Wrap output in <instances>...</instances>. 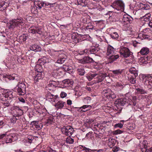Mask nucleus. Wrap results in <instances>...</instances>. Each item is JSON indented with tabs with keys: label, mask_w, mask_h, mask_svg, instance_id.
Listing matches in <instances>:
<instances>
[{
	"label": "nucleus",
	"mask_w": 152,
	"mask_h": 152,
	"mask_svg": "<svg viewBox=\"0 0 152 152\" xmlns=\"http://www.w3.org/2000/svg\"><path fill=\"white\" fill-rule=\"evenodd\" d=\"M63 82L66 86H67L68 85L70 86L73 84V82L69 79L64 80Z\"/></svg>",
	"instance_id": "obj_40"
},
{
	"label": "nucleus",
	"mask_w": 152,
	"mask_h": 152,
	"mask_svg": "<svg viewBox=\"0 0 152 152\" xmlns=\"http://www.w3.org/2000/svg\"><path fill=\"white\" fill-rule=\"evenodd\" d=\"M78 74L81 76L83 75L85 73V72L83 68H80L77 69Z\"/></svg>",
	"instance_id": "obj_38"
},
{
	"label": "nucleus",
	"mask_w": 152,
	"mask_h": 152,
	"mask_svg": "<svg viewBox=\"0 0 152 152\" xmlns=\"http://www.w3.org/2000/svg\"><path fill=\"white\" fill-rule=\"evenodd\" d=\"M53 117L50 116L45 121V124L48 126V125L52 124L53 122Z\"/></svg>",
	"instance_id": "obj_31"
},
{
	"label": "nucleus",
	"mask_w": 152,
	"mask_h": 152,
	"mask_svg": "<svg viewBox=\"0 0 152 152\" xmlns=\"http://www.w3.org/2000/svg\"><path fill=\"white\" fill-rule=\"evenodd\" d=\"M24 20L21 18H18L16 19L12 20L10 23V28H13L15 26L20 27L24 24Z\"/></svg>",
	"instance_id": "obj_3"
},
{
	"label": "nucleus",
	"mask_w": 152,
	"mask_h": 152,
	"mask_svg": "<svg viewBox=\"0 0 152 152\" xmlns=\"http://www.w3.org/2000/svg\"><path fill=\"white\" fill-rule=\"evenodd\" d=\"M8 6V4L5 1L0 2V10H3Z\"/></svg>",
	"instance_id": "obj_26"
},
{
	"label": "nucleus",
	"mask_w": 152,
	"mask_h": 152,
	"mask_svg": "<svg viewBox=\"0 0 152 152\" xmlns=\"http://www.w3.org/2000/svg\"><path fill=\"white\" fill-rule=\"evenodd\" d=\"M16 118L14 116V115L13 117L11 118L10 120L11 121L12 123H16V120L18 119V118Z\"/></svg>",
	"instance_id": "obj_50"
},
{
	"label": "nucleus",
	"mask_w": 152,
	"mask_h": 152,
	"mask_svg": "<svg viewBox=\"0 0 152 152\" xmlns=\"http://www.w3.org/2000/svg\"><path fill=\"white\" fill-rule=\"evenodd\" d=\"M66 56L64 54H62L59 56V57L57 61V63L58 64H62L65 61Z\"/></svg>",
	"instance_id": "obj_18"
},
{
	"label": "nucleus",
	"mask_w": 152,
	"mask_h": 152,
	"mask_svg": "<svg viewBox=\"0 0 152 152\" xmlns=\"http://www.w3.org/2000/svg\"><path fill=\"white\" fill-rule=\"evenodd\" d=\"M4 141H5V142L6 143H10L12 142L11 138V137L8 135L7 136L6 138H5V140Z\"/></svg>",
	"instance_id": "obj_44"
},
{
	"label": "nucleus",
	"mask_w": 152,
	"mask_h": 152,
	"mask_svg": "<svg viewBox=\"0 0 152 152\" xmlns=\"http://www.w3.org/2000/svg\"><path fill=\"white\" fill-rule=\"evenodd\" d=\"M120 149L119 147L117 146H115L112 149V151L113 152H117Z\"/></svg>",
	"instance_id": "obj_55"
},
{
	"label": "nucleus",
	"mask_w": 152,
	"mask_h": 152,
	"mask_svg": "<svg viewBox=\"0 0 152 152\" xmlns=\"http://www.w3.org/2000/svg\"><path fill=\"white\" fill-rule=\"evenodd\" d=\"M28 31L29 33H37L40 34H41L42 33L40 28L36 27H31L28 29Z\"/></svg>",
	"instance_id": "obj_12"
},
{
	"label": "nucleus",
	"mask_w": 152,
	"mask_h": 152,
	"mask_svg": "<svg viewBox=\"0 0 152 152\" xmlns=\"http://www.w3.org/2000/svg\"><path fill=\"white\" fill-rule=\"evenodd\" d=\"M34 138L32 136H29L28 138L26 140L24 141V143L26 144V145H28L30 144L33 140Z\"/></svg>",
	"instance_id": "obj_29"
},
{
	"label": "nucleus",
	"mask_w": 152,
	"mask_h": 152,
	"mask_svg": "<svg viewBox=\"0 0 152 152\" xmlns=\"http://www.w3.org/2000/svg\"><path fill=\"white\" fill-rule=\"evenodd\" d=\"M136 90L137 91V93L138 94H142L146 93V91H145L144 90L142 89L138 88L136 89Z\"/></svg>",
	"instance_id": "obj_47"
},
{
	"label": "nucleus",
	"mask_w": 152,
	"mask_h": 152,
	"mask_svg": "<svg viewBox=\"0 0 152 152\" xmlns=\"http://www.w3.org/2000/svg\"><path fill=\"white\" fill-rule=\"evenodd\" d=\"M67 95V94L64 92H62L61 94V96L62 98L65 97Z\"/></svg>",
	"instance_id": "obj_57"
},
{
	"label": "nucleus",
	"mask_w": 152,
	"mask_h": 152,
	"mask_svg": "<svg viewBox=\"0 0 152 152\" xmlns=\"http://www.w3.org/2000/svg\"><path fill=\"white\" fill-rule=\"evenodd\" d=\"M132 101L133 103V105L135 106L137 104V96H133L132 97Z\"/></svg>",
	"instance_id": "obj_45"
},
{
	"label": "nucleus",
	"mask_w": 152,
	"mask_h": 152,
	"mask_svg": "<svg viewBox=\"0 0 152 152\" xmlns=\"http://www.w3.org/2000/svg\"><path fill=\"white\" fill-rule=\"evenodd\" d=\"M119 56L118 55H112L110 56V59L111 61V62H113L118 59Z\"/></svg>",
	"instance_id": "obj_42"
},
{
	"label": "nucleus",
	"mask_w": 152,
	"mask_h": 152,
	"mask_svg": "<svg viewBox=\"0 0 152 152\" xmlns=\"http://www.w3.org/2000/svg\"><path fill=\"white\" fill-rule=\"evenodd\" d=\"M16 89H17V92L19 95H24L26 92V89H23L22 88H17V89L16 87L15 88L14 90Z\"/></svg>",
	"instance_id": "obj_25"
},
{
	"label": "nucleus",
	"mask_w": 152,
	"mask_h": 152,
	"mask_svg": "<svg viewBox=\"0 0 152 152\" xmlns=\"http://www.w3.org/2000/svg\"><path fill=\"white\" fill-rule=\"evenodd\" d=\"M149 52V49L146 47L142 48L140 50L139 53L143 55H146Z\"/></svg>",
	"instance_id": "obj_24"
},
{
	"label": "nucleus",
	"mask_w": 152,
	"mask_h": 152,
	"mask_svg": "<svg viewBox=\"0 0 152 152\" xmlns=\"http://www.w3.org/2000/svg\"><path fill=\"white\" fill-rule=\"evenodd\" d=\"M91 107L90 105H84L83 106H82V107H81V108H82L84 109H86V108H87L88 107H89V108H91Z\"/></svg>",
	"instance_id": "obj_59"
},
{
	"label": "nucleus",
	"mask_w": 152,
	"mask_h": 152,
	"mask_svg": "<svg viewBox=\"0 0 152 152\" xmlns=\"http://www.w3.org/2000/svg\"><path fill=\"white\" fill-rule=\"evenodd\" d=\"M127 103L126 99H120L116 100L115 102V104L116 106H124Z\"/></svg>",
	"instance_id": "obj_16"
},
{
	"label": "nucleus",
	"mask_w": 152,
	"mask_h": 152,
	"mask_svg": "<svg viewBox=\"0 0 152 152\" xmlns=\"http://www.w3.org/2000/svg\"><path fill=\"white\" fill-rule=\"evenodd\" d=\"M59 84V82L58 81L50 80L49 82L48 83L46 86L47 89L51 90L52 88L56 87Z\"/></svg>",
	"instance_id": "obj_9"
},
{
	"label": "nucleus",
	"mask_w": 152,
	"mask_h": 152,
	"mask_svg": "<svg viewBox=\"0 0 152 152\" xmlns=\"http://www.w3.org/2000/svg\"><path fill=\"white\" fill-rule=\"evenodd\" d=\"M151 15V14L150 13H148L146 14L145 16H143L144 20L145 21H148L150 18Z\"/></svg>",
	"instance_id": "obj_46"
},
{
	"label": "nucleus",
	"mask_w": 152,
	"mask_h": 152,
	"mask_svg": "<svg viewBox=\"0 0 152 152\" xmlns=\"http://www.w3.org/2000/svg\"><path fill=\"white\" fill-rule=\"evenodd\" d=\"M27 34H23L20 37V38L22 39L23 41H25L27 39Z\"/></svg>",
	"instance_id": "obj_54"
},
{
	"label": "nucleus",
	"mask_w": 152,
	"mask_h": 152,
	"mask_svg": "<svg viewBox=\"0 0 152 152\" xmlns=\"http://www.w3.org/2000/svg\"><path fill=\"white\" fill-rule=\"evenodd\" d=\"M46 97L47 100L50 102H55L56 98H57L56 96L50 93H48Z\"/></svg>",
	"instance_id": "obj_15"
},
{
	"label": "nucleus",
	"mask_w": 152,
	"mask_h": 152,
	"mask_svg": "<svg viewBox=\"0 0 152 152\" xmlns=\"http://www.w3.org/2000/svg\"><path fill=\"white\" fill-rule=\"evenodd\" d=\"M74 139L72 138L70 136L68 137L66 140V142L69 144H72L74 142Z\"/></svg>",
	"instance_id": "obj_39"
},
{
	"label": "nucleus",
	"mask_w": 152,
	"mask_h": 152,
	"mask_svg": "<svg viewBox=\"0 0 152 152\" xmlns=\"http://www.w3.org/2000/svg\"><path fill=\"white\" fill-rule=\"evenodd\" d=\"M91 98L89 97H87L86 98H85L84 99V101L86 102V100L87 101V103H88L91 100Z\"/></svg>",
	"instance_id": "obj_60"
},
{
	"label": "nucleus",
	"mask_w": 152,
	"mask_h": 152,
	"mask_svg": "<svg viewBox=\"0 0 152 152\" xmlns=\"http://www.w3.org/2000/svg\"><path fill=\"white\" fill-rule=\"evenodd\" d=\"M114 48L110 45L108 46L107 48V54L108 55L113 54L114 53Z\"/></svg>",
	"instance_id": "obj_30"
},
{
	"label": "nucleus",
	"mask_w": 152,
	"mask_h": 152,
	"mask_svg": "<svg viewBox=\"0 0 152 152\" xmlns=\"http://www.w3.org/2000/svg\"><path fill=\"white\" fill-rule=\"evenodd\" d=\"M137 76L128 74L127 75L128 80L129 82L132 84H134L136 83V77Z\"/></svg>",
	"instance_id": "obj_14"
},
{
	"label": "nucleus",
	"mask_w": 152,
	"mask_h": 152,
	"mask_svg": "<svg viewBox=\"0 0 152 152\" xmlns=\"http://www.w3.org/2000/svg\"><path fill=\"white\" fill-rule=\"evenodd\" d=\"M43 127V125L42 124L40 123H39V122H38V124H37L35 126V127L37 129H38V130H39L40 129H42V128Z\"/></svg>",
	"instance_id": "obj_53"
},
{
	"label": "nucleus",
	"mask_w": 152,
	"mask_h": 152,
	"mask_svg": "<svg viewBox=\"0 0 152 152\" xmlns=\"http://www.w3.org/2000/svg\"><path fill=\"white\" fill-rule=\"evenodd\" d=\"M82 21L84 23H88L87 19L86 17H84L82 19Z\"/></svg>",
	"instance_id": "obj_62"
},
{
	"label": "nucleus",
	"mask_w": 152,
	"mask_h": 152,
	"mask_svg": "<svg viewBox=\"0 0 152 152\" xmlns=\"http://www.w3.org/2000/svg\"><path fill=\"white\" fill-rule=\"evenodd\" d=\"M79 54L80 55H89L91 54L90 50L89 49H86L82 51H80L79 52Z\"/></svg>",
	"instance_id": "obj_22"
},
{
	"label": "nucleus",
	"mask_w": 152,
	"mask_h": 152,
	"mask_svg": "<svg viewBox=\"0 0 152 152\" xmlns=\"http://www.w3.org/2000/svg\"><path fill=\"white\" fill-rule=\"evenodd\" d=\"M120 53L121 57L127 58L131 55V52L129 49L125 47H121L120 50Z\"/></svg>",
	"instance_id": "obj_8"
},
{
	"label": "nucleus",
	"mask_w": 152,
	"mask_h": 152,
	"mask_svg": "<svg viewBox=\"0 0 152 152\" xmlns=\"http://www.w3.org/2000/svg\"><path fill=\"white\" fill-rule=\"evenodd\" d=\"M111 6L120 12L124 10V4L122 1L120 0L115 1L111 5Z\"/></svg>",
	"instance_id": "obj_4"
},
{
	"label": "nucleus",
	"mask_w": 152,
	"mask_h": 152,
	"mask_svg": "<svg viewBox=\"0 0 152 152\" xmlns=\"http://www.w3.org/2000/svg\"><path fill=\"white\" fill-rule=\"evenodd\" d=\"M78 5H80L82 7L85 6L87 4L86 0H77Z\"/></svg>",
	"instance_id": "obj_34"
},
{
	"label": "nucleus",
	"mask_w": 152,
	"mask_h": 152,
	"mask_svg": "<svg viewBox=\"0 0 152 152\" xmlns=\"http://www.w3.org/2000/svg\"><path fill=\"white\" fill-rule=\"evenodd\" d=\"M108 144L110 148H112L115 144V140L111 138L109 139Z\"/></svg>",
	"instance_id": "obj_32"
},
{
	"label": "nucleus",
	"mask_w": 152,
	"mask_h": 152,
	"mask_svg": "<svg viewBox=\"0 0 152 152\" xmlns=\"http://www.w3.org/2000/svg\"><path fill=\"white\" fill-rule=\"evenodd\" d=\"M30 49L31 50L35 52L40 51L42 50L40 46L35 44L32 45L30 47Z\"/></svg>",
	"instance_id": "obj_20"
},
{
	"label": "nucleus",
	"mask_w": 152,
	"mask_h": 152,
	"mask_svg": "<svg viewBox=\"0 0 152 152\" xmlns=\"http://www.w3.org/2000/svg\"><path fill=\"white\" fill-rule=\"evenodd\" d=\"M98 79L100 82L102 81L104 78L106 77L107 74L104 73H98Z\"/></svg>",
	"instance_id": "obj_27"
},
{
	"label": "nucleus",
	"mask_w": 152,
	"mask_h": 152,
	"mask_svg": "<svg viewBox=\"0 0 152 152\" xmlns=\"http://www.w3.org/2000/svg\"><path fill=\"white\" fill-rule=\"evenodd\" d=\"M63 134L66 136H71L73 133L74 130L71 126L69 125L64 126L61 129Z\"/></svg>",
	"instance_id": "obj_5"
},
{
	"label": "nucleus",
	"mask_w": 152,
	"mask_h": 152,
	"mask_svg": "<svg viewBox=\"0 0 152 152\" xmlns=\"http://www.w3.org/2000/svg\"><path fill=\"white\" fill-rule=\"evenodd\" d=\"M66 105V103L65 102L59 101L56 104L55 106L58 109H61Z\"/></svg>",
	"instance_id": "obj_19"
},
{
	"label": "nucleus",
	"mask_w": 152,
	"mask_h": 152,
	"mask_svg": "<svg viewBox=\"0 0 152 152\" xmlns=\"http://www.w3.org/2000/svg\"><path fill=\"white\" fill-rule=\"evenodd\" d=\"M10 95L8 92L4 93L1 95L0 99L1 103L4 106L7 107L10 106V102L12 101V98L11 92H10Z\"/></svg>",
	"instance_id": "obj_2"
},
{
	"label": "nucleus",
	"mask_w": 152,
	"mask_h": 152,
	"mask_svg": "<svg viewBox=\"0 0 152 152\" xmlns=\"http://www.w3.org/2000/svg\"><path fill=\"white\" fill-rule=\"evenodd\" d=\"M104 96L108 99H114L116 98V95L110 89L104 90Z\"/></svg>",
	"instance_id": "obj_7"
},
{
	"label": "nucleus",
	"mask_w": 152,
	"mask_h": 152,
	"mask_svg": "<svg viewBox=\"0 0 152 152\" xmlns=\"http://www.w3.org/2000/svg\"><path fill=\"white\" fill-rule=\"evenodd\" d=\"M19 100L20 101L22 102L23 103L25 102V99L22 97H20L19 98Z\"/></svg>",
	"instance_id": "obj_64"
},
{
	"label": "nucleus",
	"mask_w": 152,
	"mask_h": 152,
	"mask_svg": "<svg viewBox=\"0 0 152 152\" xmlns=\"http://www.w3.org/2000/svg\"><path fill=\"white\" fill-rule=\"evenodd\" d=\"M94 26L93 25H90L86 27V29L87 30L88 29H93L94 28Z\"/></svg>",
	"instance_id": "obj_58"
},
{
	"label": "nucleus",
	"mask_w": 152,
	"mask_h": 152,
	"mask_svg": "<svg viewBox=\"0 0 152 152\" xmlns=\"http://www.w3.org/2000/svg\"><path fill=\"white\" fill-rule=\"evenodd\" d=\"M123 126V124L121 123H118V124H116L114 125L115 128L119 127L120 128H121Z\"/></svg>",
	"instance_id": "obj_52"
},
{
	"label": "nucleus",
	"mask_w": 152,
	"mask_h": 152,
	"mask_svg": "<svg viewBox=\"0 0 152 152\" xmlns=\"http://www.w3.org/2000/svg\"><path fill=\"white\" fill-rule=\"evenodd\" d=\"M92 133H93L92 132H89L87 134H86V137H91V136L92 135Z\"/></svg>",
	"instance_id": "obj_63"
},
{
	"label": "nucleus",
	"mask_w": 152,
	"mask_h": 152,
	"mask_svg": "<svg viewBox=\"0 0 152 152\" xmlns=\"http://www.w3.org/2000/svg\"><path fill=\"white\" fill-rule=\"evenodd\" d=\"M38 62L41 65L37 64L36 66L37 73H36V76L34 77V81L35 83L38 82L39 80L42 79L44 77L43 70L41 66L42 64H44V62H43V59L42 58L39 59L38 61Z\"/></svg>",
	"instance_id": "obj_1"
},
{
	"label": "nucleus",
	"mask_w": 152,
	"mask_h": 152,
	"mask_svg": "<svg viewBox=\"0 0 152 152\" xmlns=\"http://www.w3.org/2000/svg\"><path fill=\"white\" fill-rule=\"evenodd\" d=\"M133 18L129 15H124L122 19V21L124 24L128 25L132 23Z\"/></svg>",
	"instance_id": "obj_11"
},
{
	"label": "nucleus",
	"mask_w": 152,
	"mask_h": 152,
	"mask_svg": "<svg viewBox=\"0 0 152 152\" xmlns=\"http://www.w3.org/2000/svg\"><path fill=\"white\" fill-rule=\"evenodd\" d=\"M80 148L82 149L81 150V152H91L92 150L88 148H86L85 147H84L83 146H80Z\"/></svg>",
	"instance_id": "obj_37"
},
{
	"label": "nucleus",
	"mask_w": 152,
	"mask_h": 152,
	"mask_svg": "<svg viewBox=\"0 0 152 152\" xmlns=\"http://www.w3.org/2000/svg\"><path fill=\"white\" fill-rule=\"evenodd\" d=\"M123 132V131H122L119 129H118L115 131L114 134H120L122 133Z\"/></svg>",
	"instance_id": "obj_56"
},
{
	"label": "nucleus",
	"mask_w": 152,
	"mask_h": 152,
	"mask_svg": "<svg viewBox=\"0 0 152 152\" xmlns=\"http://www.w3.org/2000/svg\"><path fill=\"white\" fill-rule=\"evenodd\" d=\"M14 110L16 112V114L18 115H21L23 113V110L19 107L17 106L15 107Z\"/></svg>",
	"instance_id": "obj_28"
},
{
	"label": "nucleus",
	"mask_w": 152,
	"mask_h": 152,
	"mask_svg": "<svg viewBox=\"0 0 152 152\" xmlns=\"http://www.w3.org/2000/svg\"><path fill=\"white\" fill-rule=\"evenodd\" d=\"M63 69L64 71L65 72H68L69 73H70V72L72 71V70L71 66L65 65L63 66Z\"/></svg>",
	"instance_id": "obj_36"
},
{
	"label": "nucleus",
	"mask_w": 152,
	"mask_h": 152,
	"mask_svg": "<svg viewBox=\"0 0 152 152\" xmlns=\"http://www.w3.org/2000/svg\"><path fill=\"white\" fill-rule=\"evenodd\" d=\"M7 137V135L6 134H3L1 135H0V139L2 141H3V140H5V138Z\"/></svg>",
	"instance_id": "obj_51"
},
{
	"label": "nucleus",
	"mask_w": 152,
	"mask_h": 152,
	"mask_svg": "<svg viewBox=\"0 0 152 152\" xmlns=\"http://www.w3.org/2000/svg\"><path fill=\"white\" fill-rule=\"evenodd\" d=\"M143 82L149 89L152 88V77L150 75L143 76Z\"/></svg>",
	"instance_id": "obj_6"
},
{
	"label": "nucleus",
	"mask_w": 152,
	"mask_h": 152,
	"mask_svg": "<svg viewBox=\"0 0 152 152\" xmlns=\"http://www.w3.org/2000/svg\"><path fill=\"white\" fill-rule=\"evenodd\" d=\"M140 5L141 9L147 10L149 9V5L144 4L142 3H140Z\"/></svg>",
	"instance_id": "obj_43"
},
{
	"label": "nucleus",
	"mask_w": 152,
	"mask_h": 152,
	"mask_svg": "<svg viewBox=\"0 0 152 152\" xmlns=\"http://www.w3.org/2000/svg\"><path fill=\"white\" fill-rule=\"evenodd\" d=\"M117 86L119 87L121 89H122L124 87L123 85L121 83H118L117 84Z\"/></svg>",
	"instance_id": "obj_61"
},
{
	"label": "nucleus",
	"mask_w": 152,
	"mask_h": 152,
	"mask_svg": "<svg viewBox=\"0 0 152 152\" xmlns=\"http://www.w3.org/2000/svg\"><path fill=\"white\" fill-rule=\"evenodd\" d=\"M122 69H118L111 71V72L115 76L120 75L121 74L122 72Z\"/></svg>",
	"instance_id": "obj_33"
},
{
	"label": "nucleus",
	"mask_w": 152,
	"mask_h": 152,
	"mask_svg": "<svg viewBox=\"0 0 152 152\" xmlns=\"http://www.w3.org/2000/svg\"><path fill=\"white\" fill-rule=\"evenodd\" d=\"M96 75H98V73H90L89 76L90 78H91V80L93 78L95 77Z\"/></svg>",
	"instance_id": "obj_48"
},
{
	"label": "nucleus",
	"mask_w": 152,
	"mask_h": 152,
	"mask_svg": "<svg viewBox=\"0 0 152 152\" xmlns=\"http://www.w3.org/2000/svg\"><path fill=\"white\" fill-rule=\"evenodd\" d=\"M94 62L93 59L89 56H85L82 59L78 61L79 63L83 64L93 63Z\"/></svg>",
	"instance_id": "obj_10"
},
{
	"label": "nucleus",
	"mask_w": 152,
	"mask_h": 152,
	"mask_svg": "<svg viewBox=\"0 0 152 152\" xmlns=\"http://www.w3.org/2000/svg\"><path fill=\"white\" fill-rule=\"evenodd\" d=\"M16 87L18 88L26 89V86L25 83L23 82L19 81L18 82Z\"/></svg>",
	"instance_id": "obj_35"
},
{
	"label": "nucleus",
	"mask_w": 152,
	"mask_h": 152,
	"mask_svg": "<svg viewBox=\"0 0 152 152\" xmlns=\"http://www.w3.org/2000/svg\"><path fill=\"white\" fill-rule=\"evenodd\" d=\"M51 5H52V4L45 2L39 1L37 2V6L38 7H37L40 9L42 7H47L48 6L50 7Z\"/></svg>",
	"instance_id": "obj_13"
},
{
	"label": "nucleus",
	"mask_w": 152,
	"mask_h": 152,
	"mask_svg": "<svg viewBox=\"0 0 152 152\" xmlns=\"http://www.w3.org/2000/svg\"><path fill=\"white\" fill-rule=\"evenodd\" d=\"M91 54H95L99 50V48L94 46H91L90 48Z\"/></svg>",
	"instance_id": "obj_23"
},
{
	"label": "nucleus",
	"mask_w": 152,
	"mask_h": 152,
	"mask_svg": "<svg viewBox=\"0 0 152 152\" xmlns=\"http://www.w3.org/2000/svg\"><path fill=\"white\" fill-rule=\"evenodd\" d=\"M110 36L112 38L114 39H117L119 37L118 34L115 32L111 33Z\"/></svg>",
	"instance_id": "obj_41"
},
{
	"label": "nucleus",
	"mask_w": 152,
	"mask_h": 152,
	"mask_svg": "<svg viewBox=\"0 0 152 152\" xmlns=\"http://www.w3.org/2000/svg\"><path fill=\"white\" fill-rule=\"evenodd\" d=\"M137 66L136 67H132L129 69V72H130L129 74H131L136 75H138V70Z\"/></svg>",
	"instance_id": "obj_21"
},
{
	"label": "nucleus",
	"mask_w": 152,
	"mask_h": 152,
	"mask_svg": "<svg viewBox=\"0 0 152 152\" xmlns=\"http://www.w3.org/2000/svg\"><path fill=\"white\" fill-rule=\"evenodd\" d=\"M7 77L10 80H15L17 81H19L20 79L19 76L15 74H12L11 75L7 76Z\"/></svg>",
	"instance_id": "obj_17"
},
{
	"label": "nucleus",
	"mask_w": 152,
	"mask_h": 152,
	"mask_svg": "<svg viewBox=\"0 0 152 152\" xmlns=\"http://www.w3.org/2000/svg\"><path fill=\"white\" fill-rule=\"evenodd\" d=\"M9 136L11 137V138L12 139V142L14 141L17 139V136L14 134H13L12 135H9Z\"/></svg>",
	"instance_id": "obj_49"
}]
</instances>
